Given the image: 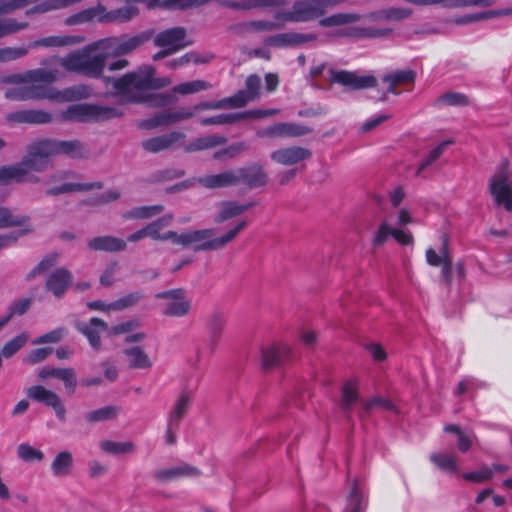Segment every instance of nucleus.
<instances>
[{"mask_svg": "<svg viewBox=\"0 0 512 512\" xmlns=\"http://www.w3.org/2000/svg\"><path fill=\"white\" fill-rule=\"evenodd\" d=\"M391 28H372V27H358L353 28L352 33L350 35L359 37V38H385L388 37L392 33Z\"/></svg>", "mask_w": 512, "mask_h": 512, "instance_id": "bf43d9fd", "label": "nucleus"}, {"mask_svg": "<svg viewBox=\"0 0 512 512\" xmlns=\"http://www.w3.org/2000/svg\"><path fill=\"white\" fill-rule=\"evenodd\" d=\"M416 78V73L413 70H396L392 73L386 74L382 77V80H392L394 84L404 85L413 83Z\"/></svg>", "mask_w": 512, "mask_h": 512, "instance_id": "e2e57ef3", "label": "nucleus"}, {"mask_svg": "<svg viewBox=\"0 0 512 512\" xmlns=\"http://www.w3.org/2000/svg\"><path fill=\"white\" fill-rule=\"evenodd\" d=\"M7 121L27 124H47L52 121V115L43 110H20L9 113Z\"/></svg>", "mask_w": 512, "mask_h": 512, "instance_id": "393cba45", "label": "nucleus"}, {"mask_svg": "<svg viewBox=\"0 0 512 512\" xmlns=\"http://www.w3.org/2000/svg\"><path fill=\"white\" fill-rule=\"evenodd\" d=\"M87 246L93 251L120 252L126 249L127 243L123 239L106 235L90 239Z\"/></svg>", "mask_w": 512, "mask_h": 512, "instance_id": "7c9ffc66", "label": "nucleus"}, {"mask_svg": "<svg viewBox=\"0 0 512 512\" xmlns=\"http://www.w3.org/2000/svg\"><path fill=\"white\" fill-rule=\"evenodd\" d=\"M72 37L50 36L34 41L30 47H61L72 44Z\"/></svg>", "mask_w": 512, "mask_h": 512, "instance_id": "0e129e2a", "label": "nucleus"}, {"mask_svg": "<svg viewBox=\"0 0 512 512\" xmlns=\"http://www.w3.org/2000/svg\"><path fill=\"white\" fill-rule=\"evenodd\" d=\"M220 212L215 216V223H223L229 219L237 217L245 212V207L237 201H223L219 204Z\"/></svg>", "mask_w": 512, "mask_h": 512, "instance_id": "37998d69", "label": "nucleus"}, {"mask_svg": "<svg viewBox=\"0 0 512 512\" xmlns=\"http://www.w3.org/2000/svg\"><path fill=\"white\" fill-rule=\"evenodd\" d=\"M450 144H452L451 140H445L431 150L427 157L420 163L415 176L419 177L428 166L438 160Z\"/></svg>", "mask_w": 512, "mask_h": 512, "instance_id": "5fc2aeb1", "label": "nucleus"}, {"mask_svg": "<svg viewBox=\"0 0 512 512\" xmlns=\"http://www.w3.org/2000/svg\"><path fill=\"white\" fill-rule=\"evenodd\" d=\"M512 14V8L507 9H499L494 11H488V12H479L474 14L465 15L462 17H459L455 20V23L458 25H464L472 22H478L482 20H486L492 17H498V16H507Z\"/></svg>", "mask_w": 512, "mask_h": 512, "instance_id": "de8ad7c7", "label": "nucleus"}, {"mask_svg": "<svg viewBox=\"0 0 512 512\" xmlns=\"http://www.w3.org/2000/svg\"><path fill=\"white\" fill-rule=\"evenodd\" d=\"M82 0H45L26 11V15L47 13L55 10L66 9L80 3Z\"/></svg>", "mask_w": 512, "mask_h": 512, "instance_id": "ea45409f", "label": "nucleus"}, {"mask_svg": "<svg viewBox=\"0 0 512 512\" xmlns=\"http://www.w3.org/2000/svg\"><path fill=\"white\" fill-rule=\"evenodd\" d=\"M12 180L17 183L23 182L21 179V176H20V170L17 168L16 164L1 166L0 167V185L8 184Z\"/></svg>", "mask_w": 512, "mask_h": 512, "instance_id": "338daca9", "label": "nucleus"}, {"mask_svg": "<svg viewBox=\"0 0 512 512\" xmlns=\"http://www.w3.org/2000/svg\"><path fill=\"white\" fill-rule=\"evenodd\" d=\"M72 469L73 456L71 452L66 450L59 452L51 464L52 473L56 477H66L71 473Z\"/></svg>", "mask_w": 512, "mask_h": 512, "instance_id": "58836bf2", "label": "nucleus"}, {"mask_svg": "<svg viewBox=\"0 0 512 512\" xmlns=\"http://www.w3.org/2000/svg\"><path fill=\"white\" fill-rule=\"evenodd\" d=\"M163 210L162 205L141 206L126 212L123 216L132 219H148L160 214Z\"/></svg>", "mask_w": 512, "mask_h": 512, "instance_id": "864d4df0", "label": "nucleus"}, {"mask_svg": "<svg viewBox=\"0 0 512 512\" xmlns=\"http://www.w3.org/2000/svg\"><path fill=\"white\" fill-rule=\"evenodd\" d=\"M185 138V134L178 131L149 138L142 142L144 150L150 153H158L169 149L174 143Z\"/></svg>", "mask_w": 512, "mask_h": 512, "instance_id": "b1692460", "label": "nucleus"}, {"mask_svg": "<svg viewBox=\"0 0 512 512\" xmlns=\"http://www.w3.org/2000/svg\"><path fill=\"white\" fill-rule=\"evenodd\" d=\"M30 217L27 215H15L6 207H0V229L9 227H22L28 224Z\"/></svg>", "mask_w": 512, "mask_h": 512, "instance_id": "49530a36", "label": "nucleus"}, {"mask_svg": "<svg viewBox=\"0 0 512 512\" xmlns=\"http://www.w3.org/2000/svg\"><path fill=\"white\" fill-rule=\"evenodd\" d=\"M28 341V335L23 332L7 343L4 344L2 349L0 350L1 358H10L15 355Z\"/></svg>", "mask_w": 512, "mask_h": 512, "instance_id": "13d9d810", "label": "nucleus"}, {"mask_svg": "<svg viewBox=\"0 0 512 512\" xmlns=\"http://www.w3.org/2000/svg\"><path fill=\"white\" fill-rule=\"evenodd\" d=\"M17 456L25 462H41L44 459V454L41 450L27 443L18 445Z\"/></svg>", "mask_w": 512, "mask_h": 512, "instance_id": "052dcab7", "label": "nucleus"}, {"mask_svg": "<svg viewBox=\"0 0 512 512\" xmlns=\"http://www.w3.org/2000/svg\"><path fill=\"white\" fill-rule=\"evenodd\" d=\"M312 152L304 147L291 146L275 150L271 153V159L281 165L291 166L311 157Z\"/></svg>", "mask_w": 512, "mask_h": 512, "instance_id": "aec40b11", "label": "nucleus"}, {"mask_svg": "<svg viewBox=\"0 0 512 512\" xmlns=\"http://www.w3.org/2000/svg\"><path fill=\"white\" fill-rule=\"evenodd\" d=\"M234 174L236 186L243 185L249 190L264 187L269 182L268 173L257 162L234 169Z\"/></svg>", "mask_w": 512, "mask_h": 512, "instance_id": "9b49d317", "label": "nucleus"}, {"mask_svg": "<svg viewBox=\"0 0 512 512\" xmlns=\"http://www.w3.org/2000/svg\"><path fill=\"white\" fill-rule=\"evenodd\" d=\"M290 348L286 345H268L261 348V365L269 370L284 364L289 356Z\"/></svg>", "mask_w": 512, "mask_h": 512, "instance_id": "412c9836", "label": "nucleus"}, {"mask_svg": "<svg viewBox=\"0 0 512 512\" xmlns=\"http://www.w3.org/2000/svg\"><path fill=\"white\" fill-rule=\"evenodd\" d=\"M246 226L247 221L243 220L224 235L216 238H214L215 229L213 228L190 230L182 234L177 233L175 244L185 248L193 245L194 252L220 250L232 242Z\"/></svg>", "mask_w": 512, "mask_h": 512, "instance_id": "7ed1b4c3", "label": "nucleus"}, {"mask_svg": "<svg viewBox=\"0 0 512 512\" xmlns=\"http://www.w3.org/2000/svg\"><path fill=\"white\" fill-rule=\"evenodd\" d=\"M364 509V496L359 488V480L355 478L347 496L346 508L344 512H362Z\"/></svg>", "mask_w": 512, "mask_h": 512, "instance_id": "a19ab883", "label": "nucleus"}, {"mask_svg": "<svg viewBox=\"0 0 512 512\" xmlns=\"http://www.w3.org/2000/svg\"><path fill=\"white\" fill-rule=\"evenodd\" d=\"M54 155H65L73 159L86 158L88 150L79 140L50 139Z\"/></svg>", "mask_w": 512, "mask_h": 512, "instance_id": "5701e85b", "label": "nucleus"}, {"mask_svg": "<svg viewBox=\"0 0 512 512\" xmlns=\"http://www.w3.org/2000/svg\"><path fill=\"white\" fill-rule=\"evenodd\" d=\"M447 258H450V252L448 247V237L447 235L442 236V247L440 249V254H438L434 249L429 248L426 251V260L431 266H440L442 265Z\"/></svg>", "mask_w": 512, "mask_h": 512, "instance_id": "8fccbe9b", "label": "nucleus"}, {"mask_svg": "<svg viewBox=\"0 0 512 512\" xmlns=\"http://www.w3.org/2000/svg\"><path fill=\"white\" fill-rule=\"evenodd\" d=\"M72 281V273L67 268L58 267L46 278L45 289L60 299L72 285Z\"/></svg>", "mask_w": 512, "mask_h": 512, "instance_id": "a211bd4d", "label": "nucleus"}, {"mask_svg": "<svg viewBox=\"0 0 512 512\" xmlns=\"http://www.w3.org/2000/svg\"><path fill=\"white\" fill-rule=\"evenodd\" d=\"M44 97V92L39 86L30 85L18 88H11L5 92V98L8 100L25 101L29 99H40Z\"/></svg>", "mask_w": 512, "mask_h": 512, "instance_id": "4c0bfd02", "label": "nucleus"}, {"mask_svg": "<svg viewBox=\"0 0 512 512\" xmlns=\"http://www.w3.org/2000/svg\"><path fill=\"white\" fill-rule=\"evenodd\" d=\"M28 27L27 22H18L13 18L0 19V39L24 30Z\"/></svg>", "mask_w": 512, "mask_h": 512, "instance_id": "680f3d73", "label": "nucleus"}, {"mask_svg": "<svg viewBox=\"0 0 512 512\" xmlns=\"http://www.w3.org/2000/svg\"><path fill=\"white\" fill-rule=\"evenodd\" d=\"M374 408H381L384 410L397 412L396 406L389 400L381 397H374L370 400L363 402L360 417L364 414L370 413Z\"/></svg>", "mask_w": 512, "mask_h": 512, "instance_id": "4d7b16f0", "label": "nucleus"}, {"mask_svg": "<svg viewBox=\"0 0 512 512\" xmlns=\"http://www.w3.org/2000/svg\"><path fill=\"white\" fill-rule=\"evenodd\" d=\"M282 28V24L274 21L267 20H253L248 22H242L232 27L233 31L239 35L271 32Z\"/></svg>", "mask_w": 512, "mask_h": 512, "instance_id": "2f4dec72", "label": "nucleus"}, {"mask_svg": "<svg viewBox=\"0 0 512 512\" xmlns=\"http://www.w3.org/2000/svg\"><path fill=\"white\" fill-rule=\"evenodd\" d=\"M205 188L216 189L236 186L234 169L225 170L219 174L208 175L198 179Z\"/></svg>", "mask_w": 512, "mask_h": 512, "instance_id": "473e14b6", "label": "nucleus"}, {"mask_svg": "<svg viewBox=\"0 0 512 512\" xmlns=\"http://www.w3.org/2000/svg\"><path fill=\"white\" fill-rule=\"evenodd\" d=\"M222 105L217 101H202L191 107H179L172 111L175 124L193 118L197 113L206 110H220Z\"/></svg>", "mask_w": 512, "mask_h": 512, "instance_id": "a878e982", "label": "nucleus"}, {"mask_svg": "<svg viewBox=\"0 0 512 512\" xmlns=\"http://www.w3.org/2000/svg\"><path fill=\"white\" fill-rule=\"evenodd\" d=\"M26 395L33 401L53 409L57 419L62 423L66 422V408L56 392L41 385H34L26 390Z\"/></svg>", "mask_w": 512, "mask_h": 512, "instance_id": "f8f14e48", "label": "nucleus"}, {"mask_svg": "<svg viewBox=\"0 0 512 512\" xmlns=\"http://www.w3.org/2000/svg\"><path fill=\"white\" fill-rule=\"evenodd\" d=\"M242 120H244L243 112H236L228 114H218L211 117L202 118L200 119L199 123L202 126L231 125Z\"/></svg>", "mask_w": 512, "mask_h": 512, "instance_id": "09e8293b", "label": "nucleus"}, {"mask_svg": "<svg viewBox=\"0 0 512 512\" xmlns=\"http://www.w3.org/2000/svg\"><path fill=\"white\" fill-rule=\"evenodd\" d=\"M139 14L138 7L133 3V1H127L126 5L108 11L105 8V12L103 13L104 18H102V23H125L132 20Z\"/></svg>", "mask_w": 512, "mask_h": 512, "instance_id": "cd10ccee", "label": "nucleus"}, {"mask_svg": "<svg viewBox=\"0 0 512 512\" xmlns=\"http://www.w3.org/2000/svg\"><path fill=\"white\" fill-rule=\"evenodd\" d=\"M172 221V216L167 215L158 218L157 220L149 223L144 227L147 237L152 238L156 241H166L171 240L175 244V240L177 238V232L175 231H167L164 234H160V231L165 227L169 226Z\"/></svg>", "mask_w": 512, "mask_h": 512, "instance_id": "c85d7f7f", "label": "nucleus"}, {"mask_svg": "<svg viewBox=\"0 0 512 512\" xmlns=\"http://www.w3.org/2000/svg\"><path fill=\"white\" fill-rule=\"evenodd\" d=\"M186 29L183 27H172L161 31L154 38V45L156 47L173 49V53L185 48L190 43L185 42Z\"/></svg>", "mask_w": 512, "mask_h": 512, "instance_id": "dca6fc26", "label": "nucleus"}, {"mask_svg": "<svg viewBox=\"0 0 512 512\" xmlns=\"http://www.w3.org/2000/svg\"><path fill=\"white\" fill-rule=\"evenodd\" d=\"M329 73L331 82L341 84L352 90L374 88L377 85V79L372 75L358 76L355 72L333 69Z\"/></svg>", "mask_w": 512, "mask_h": 512, "instance_id": "2eb2a0df", "label": "nucleus"}, {"mask_svg": "<svg viewBox=\"0 0 512 512\" xmlns=\"http://www.w3.org/2000/svg\"><path fill=\"white\" fill-rule=\"evenodd\" d=\"M431 461L446 471L455 472L457 470L455 457L451 454H432L430 456Z\"/></svg>", "mask_w": 512, "mask_h": 512, "instance_id": "774afa93", "label": "nucleus"}, {"mask_svg": "<svg viewBox=\"0 0 512 512\" xmlns=\"http://www.w3.org/2000/svg\"><path fill=\"white\" fill-rule=\"evenodd\" d=\"M227 142V138L219 135H210L198 137L186 144L183 149L186 153H193L198 151H203L207 149H211L220 145H223Z\"/></svg>", "mask_w": 512, "mask_h": 512, "instance_id": "72a5a7b5", "label": "nucleus"}, {"mask_svg": "<svg viewBox=\"0 0 512 512\" xmlns=\"http://www.w3.org/2000/svg\"><path fill=\"white\" fill-rule=\"evenodd\" d=\"M201 470L195 466L187 463H181L180 465L156 470L153 472L152 477L158 483H168L180 478H197L201 476Z\"/></svg>", "mask_w": 512, "mask_h": 512, "instance_id": "f3484780", "label": "nucleus"}, {"mask_svg": "<svg viewBox=\"0 0 512 512\" xmlns=\"http://www.w3.org/2000/svg\"><path fill=\"white\" fill-rule=\"evenodd\" d=\"M75 329L85 336L90 344V346L95 350L99 351L102 348V340L101 333L108 332L109 326L108 324L98 317H92L89 321H74Z\"/></svg>", "mask_w": 512, "mask_h": 512, "instance_id": "4468645a", "label": "nucleus"}, {"mask_svg": "<svg viewBox=\"0 0 512 512\" xmlns=\"http://www.w3.org/2000/svg\"><path fill=\"white\" fill-rule=\"evenodd\" d=\"M150 38L151 32H143L139 35L122 39L120 41L106 40L104 41V47L111 49L113 55H125L147 42Z\"/></svg>", "mask_w": 512, "mask_h": 512, "instance_id": "4be33fe9", "label": "nucleus"}, {"mask_svg": "<svg viewBox=\"0 0 512 512\" xmlns=\"http://www.w3.org/2000/svg\"><path fill=\"white\" fill-rule=\"evenodd\" d=\"M27 47L0 48V62H10L25 57L28 54Z\"/></svg>", "mask_w": 512, "mask_h": 512, "instance_id": "69168bd1", "label": "nucleus"}, {"mask_svg": "<svg viewBox=\"0 0 512 512\" xmlns=\"http://www.w3.org/2000/svg\"><path fill=\"white\" fill-rule=\"evenodd\" d=\"M122 113L115 107L80 103L68 106L61 113L63 121L92 123L118 118Z\"/></svg>", "mask_w": 512, "mask_h": 512, "instance_id": "0eeeda50", "label": "nucleus"}, {"mask_svg": "<svg viewBox=\"0 0 512 512\" xmlns=\"http://www.w3.org/2000/svg\"><path fill=\"white\" fill-rule=\"evenodd\" d=\"M157 299L166 300L162 314L168 317H185L192 307L191 300L187 297L183 288H175L159 292L155 295Z\"/></svg>", "mask_w": 512, "mask_h": 512, "instance_id": "9d476101", "label": "nucleus"}, {"mask_svg": "<svg viewBox=\"0 0 512 512\" xmlns=\"http://www.w3.org/2000/svg\"><path fill=\"white\" fill-rule=\"evenodd\" d=\"M348 0H300L287 11L277 12L275 18L286 22H308L323 16L328 10Z\"/></svg>", "mask_w": 512, "mask_h": 512, "instance_id": "20e7f679", "label": "nucleus"}, {"mask_svg": "<svg viewBox=\"0 0 512 512\" xmlns=\"http://www.w3.org/2000/svg\"><path fill=\"white\" fill-rule=\"evenodd\" d=\"M245 85L246 90H239L233 96L219 100L222 109L244 107L248 102L255 100L259 96L261 78L258 75L248 76Z\"/></svg>", "mask_w": 512, "mask_h": 512, "instance_id": "ddd939ff", "label": "nucleus"}, {"mask_svg": "<svg viewBox=\"0 0 512 512\" xmlns=\"http://www.w3.org/2000/svg\"><path fill=\"white\" fill-rule=\"evenodd\" d=\"M27 83H44L52 84L59 77V70L57 69H33L26 71Z\"/></svg>", "mask_w": 512, "mask_h": 512, "instance_id": "c03bdc74", "label": "nucleus"}, {"mask_svg": "<svg viewBox=\"0 0 512 512\" xmlns=\"http://www.w3.org/2000/svg\"><path fill=\"white\" fill-rule=\"evenodd\" d=\"M123 354L127 357L128 366L131 369H148L152 366L148 354L140 346L126 348Z\"/></svg>", "mask_w": 512, "mask_h": 512, "instance_id": "c9c22d12", "label": "nucleus"}, {"mask_svg": "<svg viewBox=\"0 0 512 512\" xmlns=\"http://www.w3.org/2000/svg\"><path fill=\"white\" fill-rule=\"evenodd\" d=\"M248 148L249 144L245 141L233 143L223 149L216 151L213 155V158L217 160L232 159L248 150Z\"/></svg>", "mask_w": 512, "mask_h": 512, "instance_id": "6e6d98bb", "label": "nucleus"}, {"mask_svg": "<svg viewBox=\"0 0 512 512\" xmlns=\"http://www.w3.org/2000/svg\"><path fill=\"white\" fill-rule=\"evenodd\" d=\"M192 399L193 392L189 391L188 389H183L175 400L167 420L170 421V423H176L180 425V422L188 413Z\"/></svg>", "mask_w": 512, "mask_h": 512, "instance_id": "c756f323", "label": "nucleus"}, {"mask_svg": "<svg viewBox=\"0 0 512 512\" xmlns=\"http://www.w3.org/2000/svg\"><path fill=\"white\" fill-rule=\"evenodd\" d=\"M358 399L359 396L355 386L350 382L346 383L342 388V398L340 402V407L343 412L349 413Z\"/></svg>", "mask_w": 512, "mask_h": 512, "instance_id": "603ef678", "label": "nucleus"}, {"mask_svg": "<svg viewBox=\"0 0 512 512\" xmlns=\"http://www.w3.org/2000/svg\"><path fill=\"white\" fill-rule=\"evenodd\" d=\"M55 156L50 139H42L29 144L26 154L20 162L16 163L20 176L24 177L30 172H44L52 167L51 157Z\"/></svg>", "mask_w": 512, "mask_h": 512, "instance_id": "423d86ee", "label": "nucleus"}, {"mask_svg": "<svg viewBox=\"0 0 512 512\" xmlns=\"http://www.w3.org/2000/svg\"><path fill=\"white\" fill-rule=\"evenodd\" d=\"M121 412V407L117 405H107L85 414V420L90 423H100L115 420Z\"/></svg>", "mask_w": 512, "mask_h": 512, "instance_id": "e433bc0d", "label": "nucleus"}, {"mask_svg": "<svg viewBox=\"0 0 512 512\" xmlns=\"http://www.w3.org/2000/svg\"><path fill=\"white\" fill-rule=\"evenodd\" d=\"M100 448L107 454L123 455L133 453L136 449V445L132 441L115 442L103 440L100 442Z\"/></svg>", "mask_w": 512, "mask_h": 512, "instance_id": "a18cd8bd", "label": "nucleus"}, {"mask_svg": "<svg viewBox=\"0 0 512 512\" xmlns=\"http://www.w3.org/2000/svg\"><path fill=\"white\" fill-rule=\"evenodd\" d=\"M73 173L70 171H57L49 174L43 179L44 195L49 198L58 197L63 194L74 192L91 191L103 188L102 182L92 183H69L64 180Z\"/></svg>", "mask_w": 512, "mask_h": 512, "instance_id": "6e6552de", "label": "nucleus"}, {"mask_svg": "<svg viewBox=\"0 0 512 512\" xmlns=\"http://www.w3.org/2000/svg\"><path fill=\"white\" fill-rule=\"evenodd\" d=\"M99 45H104V41L89 45L82 50L68 54L64 58L55 59V61L59 62L61 66L69 72L80 73L91 78L101 77L105 86H111L114 90V94L118 95L113 85L111 83H106L105 78L107 76H102L103 70L107 65V61L111 53L108 51L94 53Z\"/></svg>", "mask_w": 512, "mask_h": 512, "instance_id": "f03ea898", "label": "nucleus"}, {"mask_svg": "<svg viewBox=\"0 0 512 512\" xmlns=\"http://www.w3.org/2000/svg\"><path fill=\"white\" fill-rule=\"evenodd\" d=\"M209 340L207 348L214 353L226 326V316L221 309H214L206 318Z\"/></svg>", "mask_w": 512, "mask_h": 512, "instance_id": "6ab92c4d", "label": "nucleus"}, {"mask_svg": "<svg viewBox=\"0 0 512 512\" xmlns=\"http://www.w3.org/2000/svg\"><path fill=\"white\" fill-rule=\"evenodd\" d=\"M489 192L497 206H503L507 211L512 210V173L507 160L500 164L491 177Z\"/></svg>", "mask_w": 512, "mask_h": 512, "instance_id": "1a4fd4ad", "label": "nucleus"}, {"mask_svg": "<svg viewBox=\"0 0 512 512\" xmlns=\"http://www.w3.org/2000/svg\"><path fill=\"white\" fill-rule=\"evenodd\" d=\"M156 70L151 65H142L137 70L128 72L121 77H106L117 94L125 97L127 102L147 104L153 108H165L179 101L177 94L191 95L208 90L212 85L201 79L175 85L170 92H152L169 86V77L156 78Z\"/></svg>", "mask_w": 512, "mask_h": 512, "instance_id": "f257e3e1", "label": "nucleus"}, {"mask_svg": "<svg viewBox=\"0 0 512 512\" xmlns=\"http://www.w3.org/2000/svg\"><path fill=\"white\" fill-rule=\"evenodd\" d=\"M143 297L144 295L141 291H135L109 303V307L114 311H122L137 305Z\"/></svg>", "mask_w": 512, "mask_h": 512, "instance_id": "3c124183", "label": "nucleus"}, {"mask_svg": "<svg viewBox=\"0 0 512 512\" xmlns=\"http://www.w3.org/2000/svg\"><path fill=\"white\" fill-rule=\"evenodd\" d=\"M362 19V16L357 13H337L320 19L319 25L321 27H335L353 24Z\"/></svg>", "mask_w": 512, "mask_h": 512, "instance_id": "79ce46f5", "label": "nucleus"}, {"mask_svg": "<svg viewBox=\"0 0 512 512\" xmlns=\"http://www.w3.org/2000/svg\"><path fill=\"white\" fill-rule=\"evenodd\" d=\"M55 156L50 139H42L29 144L26 154L20 162L16 163L20 176L24 177L30 172H44L52 167L51 157Z\"/></svg>", "mask_w": 512, "mask_h": 512, "instance_id": "39448f33", "label": "nucleus"}, {"mask_svg": "<svg viewBox=\"0 0 512 512\" xmlns=\"http://www.w3.org/2000/svg\"><path fill=\"white\" fill-rule=\"evenodd\" d=\"M39 378L54 377L64 383L65 388L73 393L77 385L76 373L73 368H49L44 367L38 373Z\"/></svg>", "mask_w": 512, "mask_h": 512, "instance_id": "bb28decb", "label": "nucleus"}, {"mask_svg": "<svg viewBox=\"0 0 512 512\" xmlns=\"http://www.w3.org/2000/svg\"><path fill=\"white\" fill-rule=\"evenodd\" d=\"M105 12V6L102 4H98L95 7H90L84 9L76 14L69 16L66 19L67 25H78L82 23L91 22L93 20H97L102 23V18H104L103 13Z\"/></svg>", "mask_w": 512, "mask_h": 512, "instance_id": "f704fd0d", "label": "nucleus"}]
</instances>
